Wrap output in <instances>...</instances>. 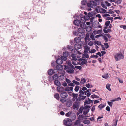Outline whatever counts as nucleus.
Segmentation results:
<instances>
[{"instance_id": "nucleus-1", "label": "nucleus", "mask_w": 126, "mask_h": 126, "mask_svg": "<svg viewBox=\"0 0 126 126\" xmlns=\"http://www.w3.org/2000/svg\"><path fill=\"white\" fill-rule=\"evenodd\" d=\"M80 26L81 28H79L78 29V32L79 34V36L81 38H82L84 37L85 35L84 32V29H85L87 28V26L85 23H82L81 25ZM87 28H89L90 29V31H91L92 29L91 27L90 26H88Z\"/></svg>"}, {"instance_id": "nucleus-2", "label": "nucleus", "mask_w": 126, "mask_h": 126, "mask_svg": "<svg viewBox=\"0 0 126 126\" xmlns=\"http://www.w3.org/2000/svg\"><path fill=\"white\" fill-rule=\"evenodd\" d=\"M72 124V120L69 118H65L63 121V125L66 126H71Z\"/></svg>"}, {"instance_id": "nucleus-3", "label": "nucleus", "mask_w": 126, "mask_h": 126, "mask_svg": "<svg viewBox=\"0 0 126 126\" xmlns=\"http://www.w3.org/2000/svg\"><path fill=\"white\" fill-rule=\"evenodd\" d=\"M115 59L116 61H120L121 59H123L124 58V56L121 53L120 54L117 53L114 56Z\"/></svg>"}, {"instance_id": "nucleus-4", "label": "nucleus", "mask_w": 126, "mask_h": 126, "mask_svg": "<svg viewBox=\"0 0 126 126\" xmlns=\"http://www.w3.org/2000/svg\"><path fill=\"white\" fill-rule=\"evenodd\" d=\"M89 2H88L86 4L87 6L90 7H92V5L95 7L97 5V3H96L95 2H94L93 1V0H89Z\"/></svg>"}, {"instance_id": "nucleus-5", "label": "nucleus", "mask_w": 126, "mask_h": 126, "mask_svg": "<svg viewBox=\"0 0 126 126\" xmlns=\"http://www.w3.org/2000/svg\"><path fill=\"white\" fill-rule=\"evenodd\" d=\"M51 64L52 65L54 66H56V68L57 70H61L63 69V67L61 64H59L57 65L54 64V63H52Z\"/></svg>"}, {"instance_id": "nucleus-6", "label": "nucleus", "mask_w": 126, "mask_h": 126, "mask_svg": "<svg viewBox=\"0 0 126 126\" xmlns=\"http://www.w3.org/2000/svg\"><path fill=\"white\" fill-rule=\"evenodd\" d=\"M80 103V102H75L73 105V109L74 110H78L79 107Z\"/></svg>"}, {"instance_id": "nucleus-7", "label": "nucleus", "mask_w": 126, "mask_h": 126, "mask_svg": "<svg viewBox=\"0 0 126 126\" xmlns=\"http://www.w3.org/2000/svg\"><path fill=\"white\" fill-rule=\"evenodd\" d=\"M75 69V67H73V68L72 67H68V69L66 70V72L68 73L71 74L73 73L74 72V70Z\"/></svg>"}, {"instance_id": "nucleus-8", "label": "nucleus", "mask_w": 126, "mask_h": 126, "mask_svg": "<svg viewBox=\"0 0 126 126\" xmlns=\"http://www.w3.org/2000/svg\"><path fill=\"white\" fill-rule=\"evenodd\" d=\"M73 23L77 26L80 25L82 23V21L78 19L75 20L73 21Z\"/></svg>"}, {"instance_id": "nucleus-9", "label": "nucleus", "mask_w": 126, "mask_h": 126, "mask_svg": "<svg viewBox=\"0 0 126 126\" xmlns=\"http://www.w3.org/2000/svg\"><path fill=\"white\" fill-rule=\"evenodd\" d=\"M60 95L62 98L63 99L66 98L68 96L67 94L65 92H63L61 93Z\"/></svg>"}, {"instance_id": "nucleus-10", "label": "nucleus", "mask_w": 126, "mask_h": 126, "mask_svg": "<svg viewBox=\"0 0 126 126\" xmlns=\"http://www.w3.org/2000/svg\"><path fill=\"white\" fill-rule=\"evenodd\" d=\"M87 3V1L86 0H82L81 1V4L82 5V6H81L80 8L81 9H83L85 7V5Z\"/></svg>"}, {"instance_id": "nucleus-11", "label": "nucleus", "mask_w": 126, "mask_h": 126, "mask_svg": "<svg viewBox=\"0 0 126 126\" xmlns=\"http://www.w3.org/2000/svg\"><path fill=\"white\" fill-rule=\"evenodd\" d=\"M81 47V45L78 43H76L74 46V49L76 50L80 49Z\"/></svg>"}, {"instance_id": "nucleus-12", "label": "nucleus", "mask_w": 126, "mask_h": 126, "mask_svg": "<svg viewBox=\"0 0 126 126\" xmlns=\"http://www.w3.org/2000/svg\"><path fill=\"white\" fill-rule=\"evenodd\" d=\"M42 1L40 0L38 1V2H37L36 3H35V9L33 8V9H37L38 8V6H40L42 4Z\"/></svg>"}, {"instance_id": "nucleus-13", "label": "nucleus", "mask_w": 126, "mask_h": 126, "mask_svg": "<svg viewBox=\"0 0 126 126\" xmlns=\"http://www.w3.org/2000/svg\"><path fill=\"white\" fill-rule=\"evenodd\" d=\"M53 63H54V64H56V63L58 64H61L63 63V61L60 58H58L57 60L56 61H54Z\"/></svg>"}, {"instance_id": "nucleus-14", "label": "nucleus", "mask_w": 126, "mask_h": 126, "mask_svg": "<svg viewBox=\"0 0 126 126\" xmlns=\"http://www.w3.org/2000/svg\"><path fill=\"white\" fill-rule=\"evenodd\" d=\"M73 104V102L70 100L67 101L65 103L66 106L68 107H70L72 106Z\"/></svg>"}, {"instance_id": "nucleus-15", "label": "nucleus", "mask_w": 126, "mask_h": 126, "mask_svg": "<svg viewBox=\"0 0 126 126\" xmlns=\"http://www.w3.org/2000/svg\"><path fill=\"white\" fill-rule=\"evenodd\" d=\"M54 84L55 85L58 87H60L61 85L60 82L58 80H54Z\"/></svg>"}, {"instance_id": "nucleus-16", "label": "nucleus", "mask_w": 126, "mask_h": 126, "mask_svg": "<svg viewBox=\"0 0 126 126\" xmlns=\"http://www.w3.org/2000/svg\"><path fill=\"white\" fill-rule=\"evenodd\" d=\"M89 18H89V17L87 15L84 16V17L82 21V23H85L86 22V20H88Z\"/></svg>"}, {"instance_id": "nucleus-17", "label": "nucleus", "mask_w": 126, "mask_h": 126, "mask_svg": "<svg viewBox=\"0 0 126 126\" xmlns=\"http://www.w3.org/2000/svg\"><path fill=\"white\" fill-rule=\"evenodd\" d=\"M80 37H77L74 38V41L75 42L77 43H79L81 41V38Z\"/></svg>"}, {"instance_id": "nucleus-18", "label": "nucleus", "mask_w": 126, "mask_h": 126, "mask_svg": "<svg viewBox=\"0 0 126 126\" xmlns=\"http://www.w3.org/2000/svg\"><path fill=\"white\" fill-rule=\"evenodd\" d=\"M86 97V96L82 95V96L81 97L82 98L79 97L78 99H76V101H80L82 100H83L85 99Z\"/></svg>"}, {"instance_id": "nucleus-19", "label": "nucleus", "mask_w": 126, "mask_h": 126, "mask_svg": "<svg viewBox=\"0 0 126 126\" xmlns=\"http://www.w3.org/2000/svg\"><path fill=\"white\" fill-rule=\"evenodd\" d=\"M88 116H84L83 115V114L82 115H79V117H78V119L79 120H81V118H84L85 119H86L87 118H85V117H88Z\"/></svg>"}, {"instance_id": "nucleus-20", "label": "nucleus", "mask_w": 126, "mask_h": 126, "mask_svg": "<svg viewBox=\"0 0 126 126\" xmlns=\"http://www.w3.org/2000/svg\"><path fill=\"white\" fill-rule=\"evenodd\" d=\"M73 87L67 86L65 88V90L67 91H73Z\"/></svg>"}, {"instance_id": "nucleus-21", "label": "nucleus", "mask_w": 126, "mask_h": 126, "mask_svg": "<svg viewBox=\"0 0 126 126\" xmlns=\"http://www.w3.org/2000/svg\"><path fill=\"white\" fill-rule=\"evenodd\" d=\"M70 117L73 121L76 119V116L74 113H73L70 115Z\"/></svg>"}, {"instance_id": "nucleus-22", "label": "nucleus", "mask_w": 126, "mask_h": 126, "mask_svg": "<svg viewBox=\"0 0 126 126\" xmlns=\"http://www.w3.org/2000/svg\"><path fill=\"white\" fill-rule=\"evenodd\" d=\"M54 73V71L52 69H50L47 71L48 74L49 75H52Z\"/></svg>"}, {"instance_id": "nucleus-23", "label": "nucleus", "mask_w": 126, "mask_h": 126, "mask_svg": "<svg viewBox=\"0 0 126 126\" xmlns=\"http://www.w3.org/2000/svg\"><path fill=\"white\" fill-rule=\"evenodd\" d=\"M102 32V30H100L98 31L94 30L93 31V33L95 34H96L101 33Z\"/></svg>"}, {"instance_id": "nucleus-24", "label": "nucleus", "mask_w": 126, "mask_h": 126, "mask_svg": "<svg viewBox=\"0 0 126 126\" xmlns=\"http://www.w3.org/2000/svg\"><path fill=\"white\" fill-rule=\"evenodd\" d=\"M59 78V76L57 74H55L52 76L53 79L55 80H57Z\"/></svg>"}, {"instance_id": "nucleus-25", "label": "nucleus", "mask_w": 126, "mask_h": 126, "mask_svg": "<svg viewBox=\"0 0 126 126\" xmlns=\"http://www.w3.org/2000/svg\"><path fill=\"white\" fill-rule=\"evenodd\" d=\"M54 97L57 100H59V95L58 93H56L54 95Z\"/></svg>"}, {"instance_id": "nucleus-26", "label": "nucleus", "mask_w": 126, "mask_h": 126, "mask_svg": "<svg viewBox=\"0 0 126 126\" xmlns=\"http://www.w3.org/2000/svg\"><path fill=\"white\" fill-rule=\"evenodd\" d=\"M71 57L72 58V60L76 61L77 60V59L76 58L75 55L74 54H72Z\"/></svg>"}, {"instance_id": "nucleus-27", "label": "nucleus", "mask_w": 126, "mask_h": 126, "mask_svg": "<svg viewBox=\"0 0 126 126\" xmlns=\"http://www.w3.org/2000/svg\"><path fill=\"white\" fill-rule=\"evenodd\" d=\"M121 99V98L120 97H118L117 98H115V99L111 100L110 101L111 102H113L120 100Z\"/></svg>"}, {"instance_id": "nucleus-28", "label": "nucleus", "mask_w": 126, "mask_h": 126, "mask_svg": "<svg viewBox=\"0 0 126 126\" xmlns=\"http://www.w3.org/2000/svg\"><path fill=\"white\" fill-rule=\"evenodd\" d=\"M87 63V61L86 60H83L81 62L80 65H81L84 64H86Z\"/></svg>"}, {"instance_id": "nucleus-29", "label": "nucleus", "mask_w": 126, "mask_h": 126, "mask_svg": "<svg viewBox=\"0 0 126 126\" xmlns=\"http://www.w3.org/2000/svg\"><path fill=\"white\" fill-rule=\"evenodd\" d=\"M102 77L103 78L105 79H107L109 78V76L108 74L107 73L104 74L102 76Z\"/></svg>"}, {"instance_id": "nucleus-30", "label": "nucleus", "mask_w": 126, "mask_h": 126, "mask_svg": "<svg viewBox=\"0 0 126 126\" xmlns=\"http://www.w3.org/2000/svg\"><path fill=\"white\" fill-rule=\"evenodd\" d=\"M90 121L89 120H85L83 121V123L84 124L88 125L90 123Z\"/></svg>"}, {"instance_id": "nucleus-31", "label": "nucleus", "mask_w": 126, "mask_h": 126, "mask_svg": "<svg viewBox=\"0 0 126 126\" xmlns=\"http://www.w3.org/2000/svg\"><path fill=\"white\" fill-rule=\"evenodd\" d=\"M73 34L75 36L79 35V34L78 32V30L77 31H74L73 32Z\"/></svg>"}, {"instance_id": "nucleus-32", "label": "nucleus", "mask_w": 126, "mask_h": 126, "mask_svg": "<svg viewBox=\"0 0 126 126\" xmlns=\"http://www.w3.org/2000/svg\"><path fill=\"white\" fill-rule=\"evenodd\" d=\"M94 43L95 45H96V44H97L98 45H100L101 44L100 42L97 41L96 40H95L94 41Z\"/></svg>"}, {"instance_id": "nucleus-33", "label": "nucleus", "mask_w": 126, "mask_h": 126, "mask_svg": "<svg viewBox=\"0 0 126 126\" xmlns=\"http://www.w3.org/2000/svg\"><path fill=\"white\" fill-rule=\"evenodd\" d=\"M105 106V105L101 104L98 106V107L101 110Z\"/></svg>"}, {"instance_id": "nucleus-34", "label": "nucleus", "mask_w": 126, "mask_h": 126, "mask_svg": "<svg viewBox=\"0 0 126 126\" xmlns=\"http://www.w3.org/2000/svg\"><path fill=\"white\" fill-rule=\"evenodd\" d=\"M72 96L73 98H74L75 99H76L78 98H77L78 96V94H75L74 93H73Z\"/></svg>"}, {"instance_id": "nucleus-35", "label": "nucleus", "mask_w": 126, "mask_h": 126, "mask_svg": "<svg viewBox=\"0 0 126 126\" xmlns=\"http://www.w3.org/2000/svg\"><path fill=\"white\" fill-rule=\"evenodd\" d=\"M86 80L84 78H82L81 79L80 82L82 84H84L86 82Z\"/></svg>"}, {"instance_id": "nucleus-36", "label": "nucleus", "mask_w": 126, "mask_h": 126, "mask_svg": "<svg viewBox=\"0 0 126 126\" xmlns=\"http://www.w3.org/2000/svg\"><path fill=\"white\" fill-rule=\"evenodd\" d=\"M110 85H111L109 84H107L106 85V88L109 91H111V90L110 87Z\"/></svg>"}, {"instance_id": "nucleus-37", "label": "nucleus", "mask_w": 126, "mask_h": 126, "mask_svg": "<svg viewBox=\"0 0 126 126\" xmlns=\"http://www.w3.org/2000/svg\"><path fill=\"white\" fill-rule=\"evenodd\" d=\"M89 33H87L85 37L84 38V39L86 41L87 40H89Z\"/></svg>"}, {"instance_id": "nucleus-38", "label": "nucleus", "mask_w": 126, "mask_h": 126, "mask_svg": "<svg viewBox=\"0 0 126 126\" xmlns=\"http://www.w3.org/2000/svg\"><path fill=\"white\" fill-rule=\"evenodd\" d=\"M72 113V111H69L67 113L65 114V116H66L67 117H69V116L70 117V115Z\"/></svg>"}, {"instance_id": "nucleus-39", "label": "nucleus", "mask_w": 126, "mask_h": 126, "mask_svg": "<svg viewBox=\"0 0 126 126\" xmlns=\"http://www.w3.org/2000/svg\"><path fill=\"white\" fill-rule=\"evenodd\" d=\"M90 34H91V35L90 36V37L92 39V41H94L95 40V39L94 38V35L93 34V33H90Z\"/></svg>"}, {"instance_id": "nucleus-40", "label": "nucleus", "mask_w": 126, "mask_h": 126, "mask_svg": "<svg viewBox=\"0 0 126 126\" xmlns=\"http://www.w3.org/2000/svg\"><path fill=\"white\" fill-rule=\"evenodd\" d=\"M63 56L67 57L68 56L69 53L68 52L65 51L63 53Z\"/></svg>"}, {"instance_id": "nucleus-41", "label": "nucleus", "mask_w": 126, "mask_h": 126, "mask_svg": "<svg viewBox=\"0 0 126 126\" xmlns=\"http://www.w3.org/2000/svg\"><path fill=\"white\" fill-rule=\"evenodd\" d=\"M84 109V108H83V106H82L80 107L79 110V112H80V113H82L83 110Z\"/></svg>"}, {"instance_id": "nucleus-42", "label": "nucleus", "mask_w": 126, "mask_h": 126, "mask_svg": "<svg viewBox=\"0 0 126 126\" xmlns=\"http://www.w3.org/2000/svg\"><path fill=\"white\" fill-rule=\"evenodd\" d=\"M64 76L63 75H61L59 77V79L60 80H62L64 79Z\"/></svg>"}, {"instance_id": "nucleus-43", "label": "nucleus", "mask_w": 126, "mask_h": 126, "mask_svg": "<svg viewBox=\"0 0 126 126\" xmlns=\"http://www.w3.org/2000/svg\"><path fill=\"white\" fill-rule=\"evenodd\" d=\"M67 48L70 51H72L73 50V49H72L73 47L71 46H69L68 45L67 46Z\"/></svg>"}, {"instance_id": "nucleus-44", "label": "nucleus", "mask_w": 126, "mask_h": 126, "mask_svg": "<svg viewBox=\"0 0 126 126\" xmlns=\"http://www.w3.org/2000/svg\"><path fill=\"white\" fill-rule=\"evenodd\" d=\"M80 120H76L74 124V125L75 126H76L78 124L80 123V121H79Z\"/></svg>"}, {"instance_id": "nucleus-45", "label": "nucleus", "mask_w": 126, "mask_h": 126, "mask_svg": "<svg viewBox=\"0 0 126 126\" xmlns=\"http://www.w3.org/2000/svg\"><path fill=\"white\" fill-rule=\"evenodd\" d=\"M91 106L89 105H86L84 107H83L84 109H86L87 110H89V109L91 108Z\"/></svg>"}, {"instance_id": "nucleus-46", "label": "nucleus", "mask_w": 126, "mask_h": 126, "mask_svg": "<svg viewBox=\"0 0 126 126\" xmlns=\"http://www.w3.org/2000/svg\"><path fill=\"white\" fill-rule=\"evenodd\" d=\"M61 58L62 60V61L63 60L64 61H66L67 59L66 57L63 56H61Z\"/></svg>"}, {"instance_id": "nucleus-47", "label": "nucleus", "mask_w": 126, "mask_h": 126, "mask_svg": "<svg viewBox=\"0 0 126 126\" xmlns=\"http://www.w3.org/2000/svg\"><path fill=\"white\" fill-rule=\"evenodd\" d=\"M102 37L104 40L105 42H107L108 41V39L106 36L103 35Z\"/></svg>"}, {"instance_id": "nucleus-48", "label": "nucleus", "mask_w": 126, "mask_h": 126, "mask_svg": "<svg viewBox=\"0 0 126 126\" xmlns=\"http://www.w3.org/2000/svg\"><path fill=\"white\" fill-rule=\"evenodd\" d=\"M107 103L109 106H110V107L112 108V105L113 104V103L108 101L107 102Z\"/></svg>"}, {"instance_id": "nucleus-49", "label": "nucleus", "mask_w": 126, "mask_h": 126, "mask_svg": "<svg viewBox=\"0 0 126 126\" xmlns=\"http://www.w3.org/2000/svg\"><path fill=\"white\" fill-rule=\"evenodd\" d=\"M48 80L50 81H51L53 80L52 78V76H51V75L48 76Z\"/></svg>"}, {"instance_id": "nucleus-50", "label": "nucleus", "mask_w": 126, "mask_h": 126, "mask_svg": "<svg viewBox=\"0 0 126 126\" xmlns=\"http://www.w3.org/2000/svg\"><path fill=\"white\" fill-rule=\"evenodd\" d=\"M79 86L76 85L75 86L74 90L76 92H77L79 91Z\"/></svg>"}, {"instance_id": "nucleus-51", "label": "nucleus", "mask_w": 126, "mask_h": 126, "mask_svg": "<svg viewBox=\"0 0 126 126\" xmlns=\"http://www.w3.org/2000/svg\"><path fill=\"white\" fill-rule=\"evenodd\" d=\"M84 50L89 51L90 49V47H88L87 45H86L85 46H84Z\"/></svg>"}, {"instance_id": "nucleus-52", "label": "nucleus", "mask_w": 126, "mask_h": 126, "mask_svg": "<svg viewBox=\"0 0 126 126\" xmlns=\"http://www.w3.org/2000/svg\"><path fill=\"white\" fill-rule=\"evenodd\" d=\"M67 66L68 67H72L73 68V67H74L73 65H72L70 62H68V63Z\"/></svg>"}, {"instance_id": "nucleus-53", "label": "nucleus", "mask_w": 126, "mask_h": 126, "mask_svg": "<svg viewBox=\"0 0 126 126\" xmlns=\"http://www.w3.org/2000/svg\"><path fill=\"white\" fill-rule=\"evenodd\" d=\"M89 110H88L85 111L84 110L83 111V114L84 115H86L88 113L89 111Z\"/></svg>"}, {"instance_id": "nucleus-54", "label": "nucleus", "mask_w": 126, "mask_h": 126, "mask_svg": "<svg viewBox=\"0 0 126 126\" xmlns=\"http://www.w3.org/2000/svg\"><path fill=\"white\" fill-rule=\"evenodd\" d=\"M110 21H107L106 22L105 25H106V26H109L110 24Z\"/></svg>"}, {"instance_id": "nucleus-55", "label": "nucleus", "mask_w": 126, "mask_h": 126, "mask_svg": "<svg viewBox=\"0 0 126 126\" xmlns=\"http://www.w3.org/2000/svg\"><path fill=\"white\" fill-rule=\"evenodd\" d=\"M72 82L76 84L77 85H79L80 84V83L79 82L75 80H73L72 81Z\"/></svg>"}, {"instance_id": "nucleus-56", "label": "nucleus", "mask_w": 126, "mask_h": 126, "mask_svg": "<svg viewBox=\"0 0 126 126\" xmlns=\"http://www.w3.org/2000/svg\"><path fill=\"white\" fill-rule=\"evenodd\" d=\"M101 5L102 6L103 8H105V9H107V7L105 4H104L103 2H102L101 4Z\"/></svg>"}, {"instance_id": "nucleus-57", "label": "nucleus", "mask_w": 126, "mask_h": 126, "mask_svg": "<svg viewBox=\"0 0 126 126\" xmlns=\"http://www.w3.org/2000/svg\"><path fill=\"white\" fill-rule=\"evenodd\" d=\"M104 44L105 46V47L106 49H107L109 47V46L108 43H104Z\"/></svg>"}, {"instance_id": "nucleus-58", "label": "nucleus", "mask_w": 126, "mask_h": 126, "mask_svg": "<svg viewBox=\"0 0 126 126\" xmlns=\"http://www.w3.org/2000/svg\"><path fill=\"white\" fill-rule=\"evenodd\" d=\"M89 17V18H90L91 17H92L93 16V14H92L91 13L89 12L87 15Z\"/></svg>"}, {"instance_id": "nucleus-59", "label": "nucleus", "mask_w": 126, "mask_h": 126, "mask_svg": "<svg viewBox=\"0 0 126 126\" xmlns=\"http://www.w3.org/2000/svg\"><path fill=\"white\" fill-rule=\"evenodd\" d=\"M75 68H76L78 69L79 70H80L82 69V67L80 66H76Z\"/></svg>"}, {"instance_id": "nucleus-60", "label": "nucleus", "mask_w": 126, "mask_h": 126, "mask_svg": "<svg viewBox=\"0 0 126 126\" xmlns=\"http://www.w3.org/2000/svg\"><path fill=\"white\" fill-rule=\"evenodd\" d=\"M96 51V50L94 49H92L91 50V51L90 50L89 51V52L91 53H94Z\"/></svg>"}, {"instance_id": "nucleus-61", "label": "nucleus", "mask_w": 126, "mask_h": 126, "mask_svg": "<svg viewBox=\"0 0 126 126\" xmlns=\"http://www.w3.org/2000/svg\"><path fill=\"white\" fill-rule=\"evenodd\" d=\"M82 55L83 56H85V57H84V58H89V55L87 54L86 53L83 54H82Z\"/></svg>"}, {"instance_id": "nucleus-62", "label": "nucleus", "mask_w": 126, "mask_h": 126, "mask_svg": "<svg viewBox=\"0 0 126 126\" xmlns=\"http://www.w3.org/2000/svg\"><path fill=\"white\" fill-rule=\"evenodd\" d=\"M65 81L68 84H69L71 82V81L70 80L67 78H66Z\"/></svg>"}, {"instance_id": "nucleus-63", "label": "nucleus", "mask_w": 126, "mask_h": 126, "mask_svg": "<svg viewBox=\"0 0 126 126\" xmlns=\"http://www.w3.org/2000/svg\"><path fill=\"white\" fill-rule=\"evenodd\" d=\"M93 44V42L92 41H90L88 43V45L90 46H92Z\"/></svg>"}, {"instance_id": "nucleus-64", "label": "nucleus", "mask_w": 126, "mask_h": 126, "mask_svg": "<svg viewBox=\"0 0 126 126\" xmlns=\"http://www.w3.org/2000/svg\"><path fill=\"white\" fill-rule=\"evenodd\" d=\"M79 16L81 18L80 20H81V21H82L84 17V16H83V15L82 14H80Z\"/></svg>"}]
</instances>
